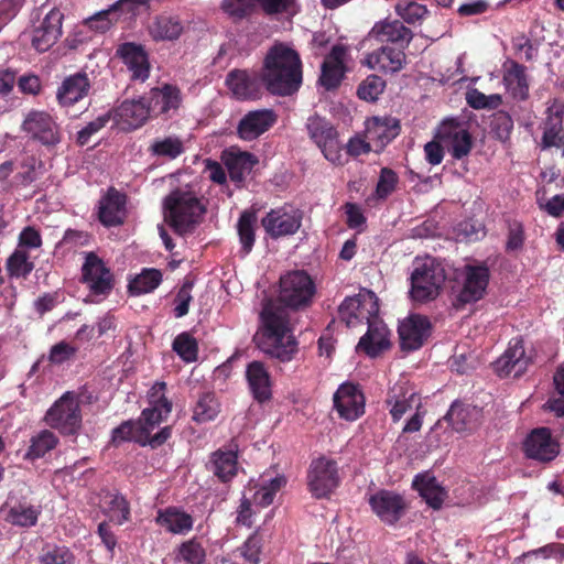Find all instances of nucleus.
Here are the masks:
<instances>
[{
    "label": "nucleus",
    "instance_id": "f257e3e1",
    "mask_svg": "<svg viewBox=\"0 0 564 564\" xmlns=\"http://www.w3.org/2000/svg\"><path fill=\"white\" fill-rule=\"evenodd\" d=\"M257 347L280 364L291 361L299 351V344L290 328L286 311L268 301L260 313V327L254 335Z\"/></svg>",
    "mask_w": 564,
    "mask_h": 564
},
{
    "label": "nucleus",
    "instance_id": "f03ea898",
    "mask_svg": "<svg viewBox=\"0 0 564 564\" xmlns=\"http://www.w3.org/2000/svg\"><path fill=\"white\" fill-rule=\"evenodd\" d=\"M261 79L265 89L275 96L295 94L303 80L299 53L283 43L271 46L264 57Z\"/></svg>",
    "mask_w": 564,
    "mask_h": 564
},
{
    "label": "nucleus",
    "instance_id": "7ed1b4c3",
    "mask_svg": "<svg viewBox=\"0 0 564 564\" xmlns=\"http://www.w3.org/2000/svg\"><path fill=\"white\" fill-rule=\"evenodd\" d=\"M164 209L165 220L178 235L193 231L206 212L194 193L180 188L165 197Z\"/></svg>",
    "mask_w": 564,
    "mask_h": 564
},
{
    "label": "nucleus",
    "instance_id": "20e7f679",
    "mask_svg": "<svg viewBox=\"0 0 564 564\" xmlns=\"http://www.w3.org/2000/svg\"><path fill=\"white\" fill-rule=\"evenodd\" d=\"M43 421L63 436H77L83 425V415L76 393L65 392L46 411Z\"/></svg>",
    "mask_w": 564,
    "mask_h": 564
},
{
    "label": "nucleus",
    "instance_id": "39448f33",
    "mask_svg": "<svg viewBox=\"0 0 564 564\" xmlns=\"http://www.w3.org/2000/svg\"><path fill=\"white\" fill-rule=\"evenodd\" d=\"M410 280V295L412 300L426 303L438 296L446 275L440 262L434 258H426L415 263Z\"/></svg>",
    "mask_w": 564,
    "mask_h": 564
},
{
    "label": "nucleus",
    "instance_id": "423d86ee",
    "mask_svg": "<svg viewBox=\"0 0 564 564\" xmlns=\"http://www.w3.org/2000/svg\"><path fill=\"white\" fill-rule=\"evenodd\" d=\"M315 291L310 274L303 270L290 271L280 278L278 299L284 306L299 310L312 303Z\"/></svg>",
    "mask_w": 564,
    "mask_h": 564
},
{
    "label": "nucleus",
    "instance_id": "0eeeda50",
    "mask_svg": "<svg viewBox=\"0 0 564 564\" xmlns=\"http://www.w3.org/2000/svg\"><path fill=\"white\" fill-rule=\"evenodd\" d=\"M306 481L314 498H328L340 484L337 462L324 455L314 458L308 466Z\"/></svg>",
    "mask_w": 564,
    "mask_h": 564
},
{
    "label": "nucleus",
    "instance_id": "6e6552de",
    "mask_svg": "<svg viewBox=\"0 0 564 564\" xmlns=\"http://www.w3.org/2000/svg\"><path fill=\"white\" fill-rule=\"evenodd\" d=\"M21 130L46 148H54L62 141L57 122L51 113L44 110L29 111L22 121Z\"/></svg>",
    "mask_w": 564,
    "mask_h": 564
},
{
    "label": "nucleus",
    "instance_id": "1a4fd4ad",
    "mask_svg": "<svg viewBox=\"0 0 564 564\" xmlns=\"http://www.w3.org/2000/svg\"><path fill=\"white\" fill-rule=\"evenodd\" d=\"M306 129L326 160L333 164H343L338 132L329 121L319 116H312L307 119Z\"/></svg>",
    "mask_w": 564,
    "mask_h": 564
},
{
    "label": "nucleus",
    "instance_id": "9d476101",
    "mask_svg": "<svg viewBox=\"0 0 564 564\" xmlns=\"http://www.w3.org/2000/svg\"><path fill=\"white\" fill-rule=\"evenodd\" d=\"M377 297L373 292L367 291L354 296H347L338 307V317L347 327H354L364 322L369 323L370 317L378 313Z\"/></svg>",
    "mask_w": 564,
    "mask_h": 564
},
{
    "label": "nucleus",
    "instance_id": "9b49d317",
    "mask_svg": "<svg viewBox=\"0 0 564 564\" xmlns=\"http://www.w3.org/2000/svg\"><path fill=\"white\" fill-rule=\"evenodd\" d=\"M82 281L94 295H108L115 285L113 274L95 252H88L82 267Z\"/></svg>",
    "mask_w": 564,
    "mask_h": 564
},
{
    "label": "nucleus",
    "instance_id": "f8f14e48",
    "mask_svg": "<svg viewBox=\"0 0 564 564\" xmlns=\"http://www.w3.org/2000/svg\"><path fill=\"white\" fill-rule=\"evenodd\" d=\"M302 219L301 209L283 206L267 213L261 225L272 239H278L296 234L302 226Z\"/></svg>",
    "mask_w": 564,
    "mask_h": 564
},
{
    "label": "nucleus",
    "instance_id": "ddd939ff",
    "mask_svg": "<svg viewBox=\"0 0 564 564\" xmlns=\"http://www.w3.org/2000/svg\"><path fill=\"white\" fill-rule=\"evenodd\" d=\"M435 138L444 143L447 152L455 160L468 156L474 145L470 132L456 120L444 121L437 129Z\"/></svg>",
    "mask_w": 564,
    "mask_h": 564
},
{
    "label": "nucleus",
    "instance_id": "4468645a",
    "mask_svg": "<svg viewBox=\"0 0 564 564\" xmlns=\"http://www.w3.org/2000/svg\"><path fill=\"white\" fill-rule=\"evenodd\" d=\"M147 99L151 115L165 120L174 117L183 104L181 89L176 85L167 83L151 88Z\"/></svg>",
    "mask_w": 564,
    "mask_h": 564
},
{
    "label": "nucleus",
    "instance_id": "2eb2a0df",
    "mask_svg": "<svg viewBox=\"0 0 564 564\" xmlns=\"http://www.w3.org/2000/svg\"><path fill=\"white\" fill-rule=\"evenodd\" d=\"M365 395L358 384L341 383L333 397L334 409L340 419L356 421L365 413Z\"/></svg>",
    "mask_w": 564,
    "mask_h": 564
},
{
    "label": "nucleus",
    "instance_id": "dca6fc26",
    "mask_svg": "<svg viewBox=\"0 0 564 564\" xmlns=\"http://www.w3.org/2000/svg\"><path fill=\"white\" fill-rule=\"evenodd\" d=\"M465 281L457 294L454 306L462 308L484 297L489 283V269L486 265H466Z\"/></svg>",
    "mask_w": 564,
    "mask_h": 564
},
{
    "label": "nucleus",
    "instance_id": "f3484780",
    "mask_svg": "<svg viewBox=\"0 0 564 564\" xmlns=\"http://www.w3.org/2000/svg\"><path fill=\"white\" fill-rule=\"evenodd\" d=\"M432 324L430 319L420 314H411L403 319L398 328L400 347L405 351L421 348L431 335Z\"/></svg>",
    "mask_w": 564,
    "mask_h": 564
},
{
    "label": "nucleus",
    "instance_id": "a211bd4d",
    "mask_svg": "<svg viewBox=\"0 0 564 564\" xmlns=\"http://www.w3.org/2000/svg\"><path fill=\"white\" fill-rule=\"evenodd\" d=\"M373 513L386 524H395L404 514L406 503L394 491L380 489L368 499Z\"/></svg>",
    "mask_w": 564,
    "mask_h": 564
},
{
    "label": "nucleus",
    "instance_id": "6ab92c4d",
    "mask_svg": "<svg viewBox=\"0 0 564 564\" xmlns=\"http://www.w3.org/2000/svg\"><path fill=\"white\" fill-rule=\"evenodd\" d=\"M523 453L527 458L540 463H549L560 453L558 444L552 438L547 427H539L531 431L523 442Z\"/></svg>",
    "mask_w": 564,
    "mask_h": 564
},
{
    "label": "nucleus",
    "instance_id": "aec40b11",
    "mask_svg": "<svg viewBox=\"0 0 564 564\" xmlns=\"http://www.w3.org/2000/svg\"><path fill=\"white\" fill-rule=\"evenodd\" d=\"M412 39L413 32L397 19L378 21L368 33V40L401 48H408Z\"/></svg>",
    "mask_w": 564,
    "mask_h": 564
},
{
    "label": "nucleus",
    "instance_id": "412c9836",
    "mask_svg": "<svg viewBox=\"0 0 564 564\" xmlns=\"http://www.w3.org/2000/svg\"><path fill=\"white\" fill-rule=\"evenodd\" d=\"M278 121V116L272 109H257L248 111L239 120L236 133L243 141L257 140L269 131Z\"/></svg>",
    "mask_w": 564,
    "mask_h": 564
},
{
    "label": "nucleus",
    "instance_id": "4be33fe9",
    "mask_svg": "<svg viewBox=\"0 0 564 564\" xmlns=\"http://www.w3.org/2000/svg\"><path fill=\"white\" fill-rule=\"evenodd\" d=\"M127 195L109 187L99 200L98 219L105 227L121 226L127 217Z\"/></svg>",
    "mask_w": 564,
    "mask_h": 564
},
{
    "label": "nucleus",
    "instance_id": "5701e85b",
    "mask_svg": "<svg viewBox=\"0 0 564 564\" xmlns=\"http://www.w3.org/2000/svg\"><path fill=\"white\" fill-rule=\"evenodd\" d=\"M386 404L393 422H399L413 408H422L420 395L406 382H397L389 389Z\"/></svg>",
    "mask_w": 564,
    "mask_h": 564
},
{
    "label": "nucleus",
    "instance_id": "b1692460",
    "mask_svg": "<svg viewBox=\"0 0 564 564\" xmlns=\"http://www.w3.org/2000/svg\"><path fill=\"white\" fill-rule=\"evenodd\" d=\"M64 14L56 8L52 9L34 28L32 33V46L40 53L48 51L62 35V22Z\"/></svg>",
    "mask_w": 564,
    "mask_h": 564
},
{
    "label": "nucleus",
    "instance_id": "393cba45",
    "mask_svg": "<svg viewBox=\"0 0 564 564\" xmlns=\"http://www.w3.org/2000/svg\"><path fill=\"white\" fill-rule=\"evenodd\" d=\"M226 85L238 99H257L262 87L261 73L247 69H232L227 74Z\"/></svg>",
    "mask_w": 564,
    "mask_h": 564
},
{
    "label": "nucleus",
    "instance_id": "a878e982",
    "mask_svg": "<svg viewBox=\"0 0 564 564\" xmlns=\"http://www.w3.org/2000/svg\"><path fill=\"white\" fill-rule=\"evenodd\" d=\"M406 48L381 45L366 56L367 65L384 74L400 72L406 63Z\"/></svg>",
    "mask_w": 564,
    "mask_h": 564
},
{
    "label": "nucleus",
    "instance_id": "bb28decb",
    "mask_svg": "<svg viewBox=\"0 0 564 564\" xmlns=\"http://www.w3.org/2000/svg\"><path fill=\"white\" fill-rule=\"evenodd\" d=\"M502 83L507 91L518 101L529 98V79L527 67L519 62L507 58L502 64Z\"/></svg>",
    "mask_w": 564,
    "mask_h": 564
},
{
    "label": "nucleus",
    "instance_id": "cd10ccee",
    "mask_svg": "<svg viewBox=\"0 0 564 564\" xmlns=\"http://www.w3.org/2000/svg\"><path fill=\"white\" fill-rule=\"evenodd\" d=\"M400 133V123L394 118L373 117L366 121L365 137L380 152Z\"/></svg>",
    "mask_w": 564,
    "mask_h": 564
},
{
    "label": "nucleus",
    "instance_id": "c85d7f7f",
    "mask_svg": "<svg viewBox=\"0 0 564 564\" xmlns=\"http://www.w3.org/2000/svg\"><path fill=\"white\" fill-rule=\"evenodd\" d=\"M90 80L85 72L67 76L56 93V99L62 107H70L88 96Z\"/></svg>",
    "mask_w": 564,
    "mask_h": 564
},
{
    "label": "nucleus",
    "instance_id": "c756f323",
    "mask_svg": "<svg viewBox=\"0 0 564 564\" xmlns=\"http://www.w3.org/2000/svg\"><path fill=\"white\" fill-rule=\"evenodd\" d=\"M117 56L127 65L132 73L133 79L145 80L150 75L148 54L141 44L126 42L118 46Z\"/></svg>",
    "mask_w": 564,
    "mask_h": 564
},
{
    "label": "nucleus",
    "instance_id": "7c9ffc66",
    "mask_svg": "<svg viewBox=\"0 0 564 564\" xmlns=\"http://www.w3.org/2000/svg\"><path fill=\"white\" fill-rule=\"evenodd\" d=\"M246 379L252 398L258 403L262 404L272 399L271 377L263 362L258 360L249 362Z\"/></svg>",
    "mask_w": 564,
    "mask_h": 564
},
{
    "label": "nucleus",
    "instance_id": "2f4dec72",
    "mask_svg": "<svg viewBox=\"0 0 564 564\" xmlns=\"http://www.w3.org/2000/svg\"><path fill=\"white\" fill-rule=\"evenodd\" d=\"M346 50L341 45H334L322 64L319 83L327 90L337 88L344 77V56Z\"/></svg>",
    "mask_w": 564,
    "mask_h": 564
},
{
    "label": "nucleus",
    "instance_id": "473e14b6",
    "mask_svg": "<svg viewBox=\"0 0 564 564\" xmlns=\"http://www.w3.org/2000/svg\"><path fill=\"white\" fill-rule=\"evenodd\" d=\"M207 470L213 473L221 482H229L238 473V453L236 449L219 448L210 454L206 464Z\"/></svg>",
    "mask_w": 564,
    "mask_h": 564
},
{
    "label": "nucleus",
    "instance_id": "72a5a7b5",
    "mask_svg": "<svg viewBox=\"0 0 564 564\" xmlns=\"http://www.w3.org/2000/svg\"><path fill=\"white\" fill-rule=\"evenodd\" d=\"M529 364L525 358V350L522 339H514L513 344L495 362V369L500 377H507L514 372V376L522 373Z\"/></svg>",
    "mask_w": 564,
    "mask_h": 564
},
{
    "label": "nucleus",
    "instance_id": "f704fd0d",
    "mask_svg": "<svg viewBox=\"0 0 564 564\" xmlns=\"http://www.w3.org/2000/svg\"><path fill=\"white\" fill-rule=\"evenodd\" d=\"M147 96L139 99H126L117 108V116L129 129L142 127L151 115Z\"/></svg>",
    "mask_w": 564,
    "mask_h": 564
},
{
    "label": "nucleus",
    "instance_id": "c9c22d12",
    "mask_svg": "<svg viewBox=\"0 0 564 564\" xmlns=\"http://www.w3.org/2000/svg\"><path fill=\"white\" fill-rule=\"evenodd\" d=\"M155 523L173 534H186L193 529V517L177 507L159 509Z\"/></svg>",
    "mask_w": 564,
    "mask_h": 564
},
{
    "label": "nucleus",
    "instance_id": "e433bc0d",
    "mask_svg": "<svg viewBox=\"0 0 564 564\" xmlns=\"http://www.w3.org/2000/svg\"><path fill=\"white\" fill-rule=\"evenodd\" d=\"M184 26L177 15L161 13L152 18L148 25V32L152 40L175 41L183 33Z\"/></svg>",
    "mask_w": 564,
    "mask_h": 564
},
{
    "label": "nucleus",
    "instance_id": "4c0bfd02",
    "mask_svg": "<svg viewBox=\"0 0 564 564\" xmlns=\"http://www.w3.org/2000/svg\"><path fill=\"white\" fill-rule=\"evenodd\" d=\"M390 348L389 330L382 324L368 323L367 333L359 339L357 349L362 350L367 356L375 358Z\"/></svg>",
    "mask_w": 564,
    "mask_h": 564
},
{
    "label": "nucleus",
    "instance_id": "58836bf2",
    "mask_svg": "<svg viewBox=\"0 0 564 564\" xmlns=\"http://www.w3.org/2000/svg\"><path fill=\"white\" fill-rule=\"evenodd\" d=\"M412 487L419 491L431 508L440 509L442 507L446 491L434 476L429 473L419 474L414 477Z\"/></svg>",
    "mask_w": 564,
    "mask_h": 564
},
{
    "label": "nucleus",
    "instance_id": "ea45409f",
    "mask_svg": "<svg viewBox=\"0 0 564 564\" xmlns=\"http://www.w3.org/2000/svg\"><path fill=\"white\" fill-rule=\"evenodd\" d=\"M58 444L59 438L52 430H41L30 437L29 446L23 455V459L28 462H35L43 458L46 454L55 449Z\"/></svg>",
    "mask_w": 564,
    "mask_h": 564
},
{
    "label": "nucleus",
    "instance_id": "a19ab883",
    "mask_svg": "<svg viewBox=\"0 0 564 564\" xmlns=\"http://www.w3.org/2000/svg\"><path fill=\"white\" fill-rule=\"evenodd\" d=\"M172 411V403L162 394L155 401L151 408H147L142 411L140 424L141 435H149L150 432L159 425Z\"/></svg>",
    "mask_w": 564,
    "mask_h": 564
},
{
    "label": "nucleus",
    "instance_id": "79ce46f5",
    "mask_svg": "<svg viewBox=\"0 0 564 564\" xmlns=\"http://www.w3.org/2000/svg\"><path fill=\"white\" fill-rule=\"evenodd\" d=\"M257 163L254 155L250 152L230 153L225 159V165L232 182L241 184L246 175Z\"/></svg>",
    "mask_w": 564,
    "mask_h": 564
},
{
    "label": "nucleus",
    "instance_id": "37998d69",
    "mask_svg": "<svg viewBox=\"0 0 564 564\" xmlns=\"http://www.w3.org/2000/svg\"><path fill=\"white\" fill-rule=\"evenodd\" d=\"M257 215L252 210H243L237 223V232L241 245L240 252L247 256L251 252L256 241Z\"/></svg>",
    "mask_w": 564,
    "mask_h": 564
},
{
    "label": "nucleus",
    "instance_id": "c03bdc74",
    "mask_svg": "<svg viewBox=\"0 0 564 564\" xmlns=\"http://www.w3.org/2000/svg\"><path fill=\"white\" fill-rule=\"evenodd\" d=\"M220 412V402L214 391L202 392L193 409V421L206 423L217 417Z\"/></svg>",
    "mask_w": 564,
    "mask_h": 564
},
{
    "label": "nucleus",
    "instance_id": "a18cd8bd",
    "mask_svg": "<svg viewBox=\"0 0 564 564\" xmlns=\"http://www.w3.org/2000/svg\"><path fill=\"white\" fill-rule=\"evenodd\" d=\"M163 275L159 269L144 268L129 282L128 290L132 295L153 292L162 282Z\"/></svg>",
    "mask_w": 564,
    "mask_h": 564
},
{
    "label": "nucleus",
    "instance_id": "49530a36",
    "mask_svg": "<svg viewBox=\"0 0 564 564\" xmlns=\"http://www.w3.org/2000/svg\"><path fill=\"white\" fill-rule=\"evenodd\" d=\"M259 10L270 18H292L300 10L299 0H257Z\"/></svg>",
    "mask_w": 564,
    "mask_h": 564
},
{
    "label": "nucleus",
    "instance_id": "de8ad7c7",
    "mask_svg": "<svg viewBox=\"0 0 564 564\" xmlns=\"http://www.w3.org/2000/svg\"><path fill=\"white\" fill-rule=\"evenodd\" d=\"M34 263L24 249H15L6 261V270L10 278H28L33 271Z\"/></svg>",
    "mask_w": 564,
    "mask_h": 564
},
{
    "label": "nucleus",
    "instance_id": "09e8293b",
    "mask_svg": "<svg viewBox=\"0 0 564 564\" xmlns=\"http://www.w3.org/2000/svg\"><path fill=\"white\" fill-rule=\"evenodd\" d=\"M40 513V509L32 505L18 503L10 508L6 520L13 525L29 528L36 524Z\"/></svg>",
    "mask_w": 564,
    "mask_h": 564
},
{
    "label": "nucleus",
    "instance_id": "8fccbe9b",
    "mask_svg": "<svg viewBox=\"0 0 564 564\" xmlns=\"http://www.w3.org/2000/svg\"><path fill=\"white\" fill-rule=\"evenodd\" d=\"M149 151L154 156L174 160L184 152V143L178 137L155 139L151 143Z\"/></svg>",
    "mask_w": 564,
    "mask_h": 564
},
{
    "label": "nucleus",
    "instance_id": "3c124183",
    "mask_svg": "<svg viewBox=\"0 0 564 564\" xmlns=\"http://www.w3.org/2000/svg\"><path fill=\"white\" fill-rule=\"evenodd\" d=\"M172 348L187 364L195 362L198 358V343L187 332H183L174 338Z\"/></svg>",
    "mask_w": 564,
    "mask_h": 564
},
{
    "label": "nucleus",
    "instance_id": "603ef678",
    "mask_svg": "<svg viewBox=\"0 0 564 564\" xmlns=\"http://www.w3.org/2000/svg\"><path fill=\"white\" fill-rule=\"evenodd\" d=\"M141 426L139 423H134L131 420L122 422L119 426L115 427L111 432V445L119 446L124 442L134 441L141 445H145L143 442V435L140 434Z\"/></svg>",
    "mask_w": 564,
    "mask_h": 564
},
{
    "label": "nucleus",
    "instance_id": "864d4df0",
    "mask_svg": "<svg viewBox=\"0 0 564 564\" xmlns=\"http://www.w3.org/2000/svg\"><path fill=\"white\" fill-rule=\"evenodd\" d=\"M564 116L557 107V99H553L545 110V118L541 123L542 138H547L563 131Z\"/></svg>",
    "mask_w": 564,
    "mask_h": 564
},
{
    "label": "nucleus",
    "instance_id": "5fc2aeb1",
    "mask_svg": "<svg viewBox=\"0 0 564 564\" xmlns=\"http://www.w3.org/2000/svg\"><path fill=\"white\" fill-rule=\"evenodd\" d=\"M104 502L112 513L111 517L116 518L118 524H122L129 519L130 507L127 499L119 492L108 491L104 496Z\"/></svg>",
    "mask_w": 564,
    "mask_h": 564
},
{
    "label": "nucleus",
    "instance_id": "6e6d98bb",
    "mask_svg": "<svg viewBox=\"0 0 564 564\" xmlns=\"http://www.w3.org/2000/svg\"><path fill=\"white\" fill-rule=\"evenodd\" d=\"M386 88V82L378 75L367 76L358 86L357 96L366 101L373 102Z\"/></svg>",
    "mask_w": 564,
    "mask_h": 564
},
{
    "label": "nucleus",
    "instance_id": "4d7b16f0",
    "mask_svg": "<svg viewBox=\"0 0 564 564\" xmlns=\"http://www.w3.org/2000/svg\"><path fill=\"white\" fill-rule=\"evenodd\" d=\"M469 417V409L465 404L456 401L451 405L443 420L446 421L455 432H463L468 427Z\"/></svg>",
    "mask_w": 564,
    "mask_h": 564
},
{
    "label": "nucleus",
    "instance_id": "13d9d810",
    "mask_svg": "<svg viewBox=\"0 0 564 564\" xmlns=\"http://www.w3.org/2000/svg\"><path fill=\"white\" fill-rule=\"evenodd\" d=\"M75 555L64 545H53L43 551L39 564H74Z\"/></svg>",
    "mask_w": 564,
    "mask_h": 564
},
{
    "label": "nucleus",
    "instance_id": "bf43d9fd",
    "mask_svg": "<svg viewBox=\"0 0 564 564\" xmlns=\"http://www.w3.org/2000/svg\"><path fill=\"white\" fill-rule=\"evenodd\" d=\"M399 183L398 174L390 167L380 170L379 180L376 186V195L380 199H386L397 188Z\"/></svg>",
    "mask_w": 564,
    "mask_h": 564
},
{
    "label": "nucleus",
    "instance_id": "052dcab7",
    "mask_svg": "<svg viewBox=\"0 0 564 564\" xmlns=\"http://www.w3.org/2000/svg\"><path fill=\"white\" fill-rule=\"evenodd\" d=\"M490 129L498 140L507 141L513 129V120L508 112L498 111L492 116Z\"/></svg>",
    "mask_w": 564,
    "mask_h": 564
},
{
    "label": "nucleus",
    "instance_id": "680f3d73",
    "mask_svg": "<svg viewBox=\"0 0 564 564\" xmlns=\"http://www.w3.org/2000/svg\"><path fill=\"white\" fill-rule=\"evenodd\" d=\"M194 288V282L191 280H186L180 290L177 291L175 297H174V316L176 318H181L188 314L189 312V304L193 301L192 296V290Z\"/></svg>",
    "mask_w": 564,
    "mask_h": 564
},
{
    "label": "nucleus",
    "instance_id": "e2e57ef3",
    "mask_svg": "<svg viewBox=\"0 0 564 564\" xmlns=\"http://www.w3.org/2000/svg\"><path fill=\"white\" fill-rule=\"evenodd\" d=\"M257 6V0H223L221 9L232 18L243 19L251 14Z\"/></svg>",
    "mask_w": 564,
    "mask_h": 564
},
{
    "label": "nucleus",
    "instance_id": "0e129e2a",
    "mask_svg": "<svg viewBox=\"0 0 564 564\" xmlns=\"http://www.w3.org/2000/svg\"><path fill=\"white\" fill-rule=\"evenodd\" d=\"M111 115L110 112H106L95 120L88 122L83 129L77 132L76 143L79 147L87 145L94 134L99 132L106 124L110 121Z\"/></svg>",
    "mask_w": 564,
    "mask_h": 564
},
{
    "label": "nucleus",
    "instance_id": "69168bd1",
    "mask_svg": "<svg viewBox=\"0 0 564 564\" xmlns=\"http://www.w3.org/2000/svg\"><path fill=\"white\" fill-rule=\"evenodd\" d=\"M524 241H525V234H524V227H523L522 223H520L516 219L508 220L506 251L507 252L520 251L523 248Z\"/></svg>",
    "mask_w": 564,
    "mask_h": 564
},
{
    "label": "nucleus",
    "instance_id": "338daca9",
    "mask_svg": "<svg viewBox=\"0 0 564 564\" xmlns=\"http://www.w3.org/2000/svg\"><path fill=\"white\" fill-rule=\"evenodd\" d=\"M180 557L188 564H203L205 561V549L195 539L183 542L178 547Z\"/></svg>",
    "mask_w": 564,
    "mask_h": 564
},
{
    "label": "nucleus",
    "instance_id": "774afa93",
    "mask_svg": "<svg viewBox=\"0 0 564 564\" xmlns=\"http://www.w3.org/2000/svg\"><path fill=\"white\" fill-rule=\"evenodd\" d=\"M117 20V11L112 4L107 10H101L86 20V25L97 32H106Z\"/></svg>",
    "mask_w": 564,
    "mask_h": 564
}]
</instances>
